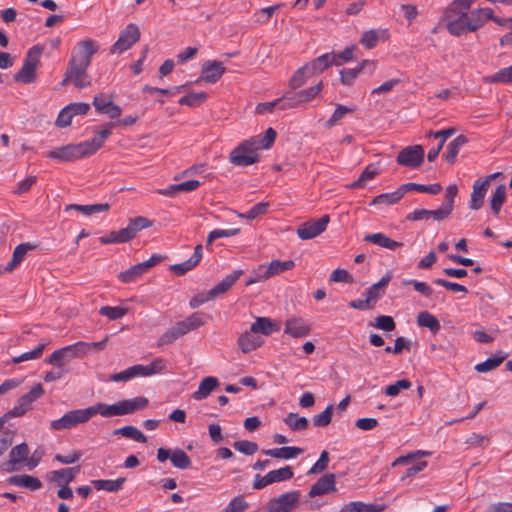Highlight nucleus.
Returning <instances> with one entry per match:
<instances>
[{
    "mask_svg": "<svg viewBox=\"0 0 512 512\" xmlns=\"http://www.w3.org/2000/svg\"><path fill=\"white\" fill-rule=\"evenodd\" d=\"M261 345L260 337L256 336L254 332L245 331L238 338V346L243 353H249L257 349Z\"/></svg>",
    "mask_w": 512,
    "mask_h": 512,
    "instance_id": "30",
    "label": "nucleus"
},
{
    "mask_svg": "<svg viewBox=\"0 0 512 512\" xmlns=\"http://www.w3.org/2000/svg\"><path fill=\"white\" fill-rule=\"evenodd\" d=\"M492 8H475L472 10H462L448 5L442 22L449 34L453 36H462L468 32H476L487 22V18L491 17Z\"/></svg>",
    "mask_w": 512,
    "mask_h": 512,
    "instance_id": "1",
    "label": "nucleus"
},
{
    "mask_svg": "<svg viewBox=\"0 0 512 512\" xmlns=\"http://www.w3.org/2000/svg\"><path fill=\"white\" fill-rule=\"evenodd\" d=\"M405 189H404V186L403 184L397 188L395 191L393 192H389V193H382L378 196H376L373 200H372V203L373 205H376V204H394V203H397L405 194Z\"/></svg>",
    "mask_w": 512,
    "mask_h": 512,
    "instance_id": "35",
    "label": "nucleus"
},
{
    "mask_svg": "<svg viewBox=\"0 0 512 512\" xmlns=\"http://www.w3.org/2000/svg\"><path fill=\"white\" fill-rule=\"evenodd\" d=\"M488 188L489 187L487 186V181L477 179L474 182L469 203V206L472 210H479L483 206Z\"/></svg>",
    "mask_w": 512,
    "mask_h": 512,
    "instance_id": "22",
    "label": "nucleus"
},
{
    "mask_svg": "<svg viewBox=\"0 0 512 512\" xmlns=\"http://www.w3.org/2000/svg\"><path fill=\"white\" fill-rule=\"evenodd\" d=\"M506 358L505 354H495L485 361L478 363L475 365V370L479 373H487L495 368H497Z\"/></svg>",
    "mask_w": 512,
    "mask_h": 512,
    "instance_id": "40",
    "label": "nucleus"
},
{
    "mask_svg": "<svg viewBox=\"0 0 512 512\" xmlns=\"http://www.w3.org/2000/svg\"><path fill=\"white\" fill-rule=\"evenodd\" d=\"M329 221L328 215L306 221L297 228V235L302 240L313 239L326 230Z\"/></svg>",
    "mask_w": 512,
    "mask_h": 512,
    "instance_id": "12",
    "label": "nucleus"
},
{
    "mask_svg": "<svg viewBox=\"0 0 512 512\" xmlns=\"http://www.w3.org/2000/svg\"><path fill=\"white\" fill-rule=\"evenodd\" d=\"M332 410H333V405L330 404L326 407V409L323 412L314 415L312 418L314 426H316V427L328 426L332 420Z\"/></svg>",
    "mask_w": 512,
    "mask_h": 512,
    "instance_id": "62",
    "label": "nucleus"
},
{
    "mask_svg": "<svg viewBox=\"0 0 512 512\" xmlns=\"http://www.w3.org/2000/svg\"><path fill=\"white\" fill-rule=\"evenodd\" d=\"M110 205L108 203H96V204H87V205H80V204H69L65 207V211L69 210H77L82 212L86 216H90L93 214L105 212L109 210Z\"/></svg>",
    "mask_w": 512,
    "mask_h": 512,
    "instance_id": "33",
    "label": "nucleus"
},
{
    "mask_svg": "<svg viewBox=\"0 0 512 512\" xmlns=\"http://www.w3.org/2000/svg\"><path fill=\"white\" fill-rule=\"evenodd\" d=\"M85 346L86 344H84L83 341H79L57 349L48 358L45 359V363L62 369L66 362L85 355Z\"/></svg>",
    "mask_w": 512,
    "mask_h": 512,
    "instance_id": "6",
    "label": "nucleus"
},
{
    "mask_svg": "<svg viewBox=\"0 0 512 512\" xmlns=\"http://www.w3.org/2000/svg\"><path fill=\"white\" fill-rule=\"evenodd\" d=\"M207 94L205 92H191L182 96L178 103L180 105H186L189 107H197L207 100Z\"/></svg>",
    "mask_w": 512,
    "mask_h": 512,
    "instance_id": "50",
    "label": "nucleus"
},
{
    "mask_svg": "<svg viewBox=\"0 0 512 512\" xmlns=\"http://www.w3.org/2000/svg\"><path fill=\"white\" fill-rule=\"evenodd\" d=\"M218 384V379L214 376H207L203 378L199 383L198 389L193 392L192 398L196 401L206 399Z\"/></svg>",
    "mask_w": 512,
    "mask_h": 512,
    "instance_id": "28",
    "label": "nucleus"
},
{
    "mask_svg": "<svg viewBox=\"0 0 512 512\" xmlns=\"http://www.w3.org/2000/svg\"><path fill=\"white\" fill-rule=\"evenodd\" d=\"M47 156L50 159L68 162V161H72L74 159L88 156V153H87L86 148L82 142V143H79L76 145L69 144V145L57 147V148L49 151Z\"/></svg>",
    "mask_w": 512,
    "mask_h": 512,
    "instance_id": "10",
    "label": "nucleus"
},
{
    "mask_svg": "<svg viewBox=\"0 0 512 512\" xmlns=\"http://www.w3.org/2000/svg\"><path fill=\"white\" fill-rule=\"evenodd\" d=\"M300 491L292 490L272 499L267 507L268 512H290L299 502Z\"/></svg>",
    "mask_w": 512,
    "mask_h": 512,
    "instance_id": "13",
    "label": "nucleus"
},
{
    "mask_svg": "<svg viewBox=\"0 0 512 512\" xmlns=\"http://www.w3.org/2000/svg\"><path fill=\"white\" fill-rule=\"evenodd\" d=\"M38 248L37 243H20L14 248L11 261L4 267L3 272H12L15 270L25 259L28 252Z\"/></svg>",
    "mask_w": 512,
    "mask_h": 512,
    "instance_id": "18",
    "label": "nucleus"
},
{
    "mask_svg": "<svg viewBox=\"0 0 512 512\" xmlns=\"http://www.w3.org/2000/svg\"><path fill=\"white\" fill-rule=\"evenodd\" d=\"M269 208L268 202H259L252 206L249 210H247L245 213L240 214V217L247 219V220H253L257 218L260 215H263L267 212Z\"/></svg>",
    "mask_w": 512,
    "mask_h": 512,
    "instance_id": "60",
    "label": "nucleus"
},
{
    "mask_svg": "<svg viewBox=\"0 0 512 512\" xmlns=\"http://www.w3.org/2000/svg\"><path fill=\"white\" fill-rule=\"evenodd\" d=\"M322 88L323 83L322 81H319L316 85L307 89H303L295 93H285L286 104L283 105V110L297 107L302 103H306L315 99L321 92Z\"/></svg>",
    "mask_w": 512,
    "mask_h": 512,
    "instance_id": "9",
    "label": "nucleus"
},
{
    "mask_svg": "<svg viewBox=\"0 0 512 512\" xmlns=\"http://www.w3.org/2000/svg\"><path fill=\"white\" fill-rule=\"evenodd\" d=\"M484 82L485 83H500V84L512 83V65L502 68L491 75L485 76Z\"/></svg>",
    "mask_w": 512,
    "mask_h": 512,
    "instance_id": "37",
    "label": "nucleus"
},
{
    "mask_svg": "<svg viewBox=\"0 0 512 512\" xmlns=\"http://www.w3.org/2000/svg\"><path fill=\"white\" fill-rule=\"evenodd\" d=\"M377 173H378V169H377V167L375 165H373V164L368 165L363 170V172L361 173L359 178L351 184V188H362V187H364L365 182L368 181V180L373 179Z\"/></svg>",
    "mask_w": 512,
    "mask_h": 512,
    "instance_id": "57",
    "label": "nucleus"
},
{
    "mask_svg": "<svg viewBox=\"0 0 512 512\" xmlns=\"http://www.w3.org/2000/svg\"><path fill=\"white\" fill-rule=\"evenodd\" d=\"M405 192H409L412 190H416L421 193H428L432 195L438 194L442 190V186L439 183L424 185V184H418V183H406L403 184Z\"/></svg>",
    "mask_w": 512,
    "mask_h": 512,
    "instance_id": "47",
    "label": "nucleus"
},
{
    "mask_svg": "<svg viewBox=\"0 0 512 512\" xmlns=\"http://www.w3.org/2000/svg\"><path fill=\"white\" fill-rule=\"evenodd\" d=\"M244 273L243 270L237 269L234 270L231 274L226 275L217 285L210 289V296H214V298L220 294L227 292L242 276Z\"/></svg>",
    "mask_w": 512,
    "mask_h": 512,
    "instance_id": "27",
    "label": "nucleus"
},
{
    "mask_svg": "<svg viewBox=\"0 0 512 512\" xmlns=\"http://www.w3.org/2000/svg\"><path fill=\"white\" fill-rule=\"evenodd\" d=\"M368 63V61H363L356 68H344L340 71V80L343 85L350 86L354 83L355 79L358 77L359 73L363 69V67Z\"/></svg>",
    "mask_w": 512,
    "mask_h": 512,
    "instance_id": "48",
    "label": "nucleus"
},
{
    "mask_svg": "<svg viewBox=\"0 0 512 512\" xmlns=\"http://www.w3.org/2000/svg\"><path fill=\"white\" fill-rule=\"evenodd\" d=\"M270 279L269 274L267 273L266 264H260L257 268H255L252 272V275L246 281V286L253 285L255 283L263 282Z\"/></svg>",
    "mask_w": 512,
    "mask_h": 512,
    "instance_id": "61",
    "label": "nucleus"
},
{
    "mask_svg": "<svg viewBox=\"0 0 512 512\" xmlns=\"http://www.w3.org/2000/svg\"><path fill=\"white\" fill-rule=\"evenodd\" d=\"M43 50V47L40 45L32 46L27 51L23 64L37 69Z\"/></svg>",
    "mask_w": 512,
    "mask_h": 512,
    "instance_id": "56",
    "label": "nucleus"
},
{
    "mask_svg": "<svg viewBox=\"0 0 512 512\" xmlns=\"http://www.w3.org/2000/svg\"><path fill=\"white\" fill-rule=\"evenodd\" d=\"M114 125V123L106 124L91 140L83 142L88 155L94 154L103 146L105 140L111 135Z\"/></svg>",
    "mask_w": 512,
    "mask_h": 512,
    "instance_id": "21",
    "label": "nucleus"
},
{
    "mask_svg": "<svg viewBox=\"0 0 512 512\" xmlns=\"http://www.w3.org/2000/svg\"><path fill=\"white\" fill-rule=\"evenodd\" d=\"M226 72V68L223 63L219 61H206L202 65L200 79L206 83H216L222 75Z\"/></svg>",
    "mask_w": 512,
    "mask_h": 512,
    "instance_id": "17",
    "label": "nucleus"
},
{
    "mask_svg": "<svg viewBox=\"0 0 512 512\" xmlns=\"http://www.w3.org/2000/svg\"><path fill=\"white\" fill-rule=\"evenodd\" d=\"M164 368V361L162 358L154 359L148 365L137 364L133 365L123 371L110 375L108 381L112 382H128L136 377L152 376Z\"/></svg>",
    "mask_w": 512,
    "mask_h": 512,
    "instance_id": "5",
    "label": "nucleus"
},
{
    "mask_svg": "<svg viewBox=\"0 0 512 512\" xmlns=\"http://www.w3.org/2000/svg\"><path fill=\"white\" fill-rule=\"evenodd\" d=\"M308 68L304 66L298 68L291 79L289 80V86L291 89H298L303 86L307 80L312 76V74L308 73Z\"/></svg>",
    "mask_w": 512,
    "mask_h": 512,
    "instance_id": "49",
    "label": "nucleus"
},
{
    "mask_svg": "<svg viewBox=\"0 0 512 512\" xmlns=\"http://www.w3.org/2000/svg\"><path fill=\"white\" fill-rule=\"evenodd\" d=\"M267 475L270 479V484H273L291 479L294 475V472L292 468L287 465L279 469L272 470L268 472Z\"/></svg>",
    "mask_w": 512,
    "mask_h": 512,
    "instance_id": "51",
    "label": "nucleus"
},
{
    "mask_svg": "<svg viewBox=\"0 0 512 512\" xmlns=\"http://www.w3.org/2000/svg\"><path fill=\"white\" fill-rule=\"evenodd\" d=\"M353 108L337 104L332 116L326 121V127L331 128L347 113L353 112Z\"/></svg>",
    "mask_w": 512,
    "mask_h": 512,
    "instance_id": "63",
    "label": "nucleus"
},
{
    "mask_svg": "<svg viewBox=\"0 0 512 512\" xmlns=\"http://www.w3.org/2000/svg\"><path fill=\"white\" fill-rule=\"evenodd\" d=\"M144 273H146V270H144L141 263H138L136 265H133L129 269L121 272L118 278L123 283H132L139 277H141Z\"/></svg>",
    "mask_w": 512,
    "mask_h": 512,
    "instance_id": "45",
    "label": "nucleus"
},
{
    "mask_svg": "<svg viewBox=\"0 0 512 512\" xmlns=\"http://www.w3.org/2000/svg\"><path fill=\"white\" fill-rule=\"evenodd\" d=\"M276 131L269 127L263 135L252 138L251 141L257 146L258 149H269L276 139Z\"/></svg>",
    "mask_w": 512,
    "mask_h": 512,
    "instance_id": "44",
    "label": "nucleus"
},
{
    "mask_svg": "<svg viewBox=\"0 0 512 512\" xmlns=\"http://www.w3.org/2000/svg\"><path fill=\"white\" fill-rule=\"evenodd\" d=\"M99 314L107 317L109 320H118L127 314V308L120 306H103L99 309Z\"/></svg>",
    "mask_w": 512,
    "mask_h": 512,
    "instance_id": "55",
    "label": "nucleus"
},
{
    "mask_svg": "<svg viewBox=\"0 0 512 512\" xmlns=\"http://www.w3.org/2000/svg\"><path fill=\"white\" fill-rule=\"evenodd\" d=\"M424 150L420 145H413L403 148L397 155V163L405 167L415 168L422 164Z\"/></svg>",
    "mask_w": 512,
    "mask_h": 512,
    "instance_id": "14",
    "label": "nucleus"
},
{
    "mask_svg": "<svg viewBox=\"0 0 512 512\" xmlns=\"http://www.w3.org/2000/svg\"><path fill=\"white\" fill-rule=\"evenodd\" d=\"M45 347H46L45 343H40L33 350L24 352L19 356L13 357L12 363L19 364L21 362L39 359L42 356Z\"/></svg>",
    "mask_w": 512,
    "mask_h": 512,
    "instance_id": "52",
    "label": "nucleus"
},
{
    "mask_svg": "<svg viewBox=\"0 0 512 512\" xmlns=\"http://www.w3.org/2000/svg\"><path fill=\"white\" fill-rule=\"evenodd\" d=\"M140 31L137 25L130 23L120 33L118 40L111 46L112 54H121L128 50L134 43L139 40Z\"/></svg>",
    "mask_w": 512,
    "mask_h": 512,
    "instance_id": "11",
    "label": "nucleus"
},
{
    "mask_svg": "<svg viewBox=\"0 0 512 512\" xmlns=\"http://www.w3.org/2000/svg\"><path fill=\"white\" fill-rule=\"evenodd\" d=\"M311 329V324L301 316H291L284 323V334L292 338H304L310 334Z\"/></svg>",
    "mask_w": 512,
    "mask_h": 512,
    "instance_id": "15",
    "label": "nucleus"
},
{
    "mask_svg": "<svg viewBox=\"0 0 512 512\" xmlns=\"http://www.w3.org/2000/svg\"><path fill=\"white\" fill-rule=\"evenodd\" d=\"M233 448L244 455L250 456L255 454L259 447L256 442L249 440H239L233 443Z\"/></svg>",
    "mask_w": 512,
    "mask_h": 512,
    "instance_id": "59",
    "label": "nucleus"
},
{
    "mask_svg": "<svg viewBox=\"0 0 512 512\" xmlns=\"http://www.w3.org/2000/svg\"><path fill=\"white\" fill-rule=\"evenodd\" d=\"M80 467L62 468L51 472V481L55 482L58 486L69 485L74 481L76 475L79 473Z\"/></svg>",
    "mask_w": 512,
    "mask_h": 512,
    "instance_id": "29",
    "label": "nucleus"
},
{
    "mask_svg": "<svg viewBox=\"0 0 512 512\" xmlns=\"http://www.w3.org/2000/svg\"><path fill=\"white\" fill-rule=\"evenodd\" d=\"M249 503L243 495L232 498L221 512H244L249 508Z\"/></svg>",
    "mask_w": 512,
    "mask_h": 512,
    "instance_id": "54",
    "label": "nucleus"
},
{
    "mask_svg": "<svg viewBox=\"0 0 512 512\" xmlns=\"http://www.w3.org/2000/svg\"><path fill=\"white\" fill-rule=\"evenodd\" d=\"M506 186L500 184L496 187L490 198V207L494 215H498L506 199Z\"/></svg>",
    "mask_w": 512,
    "mask_h": 512,
    "instance_id": "39",
    "label": "nucleus"
},
{
    "mask_svg": "<svg viewBox=\"0 0 512 512\" xmlns=\"http://www.w3.org/2000/svg\"><path fill=\"white\" fill-rule=\"evenodd\" d=\"M304 452L303 448L296 446H283L279 448L265 449L262 453L277 459H293Z\"/></svg>",
    "mask_w": 512,
    "mask_h": 512,
    "instance_id": "24",
    "label": "nucleus"
},
{
    "mask_svg": "<svg viewBox=\"0 0 512 512\" xmlns=\"http://www.w3.org/2000/svg\"><path fill=\"white\" fill-rule=\"evenodd\" d=\"M149 401L146 397L138 396L131 399L118 401L114 404L98 402L90 407L92 417L100 414L102 417L110 418L132 414L147 407Z\"/></svg>",
    "mask_w": 512,
    "mask_h": 512,
    "instance_id": "3",
    "label": "nucleus"
},
{
    "mask_svg": "<svg viewBox=\"0 0 512 512\" xmlns=\"http://www.w3.org/2000/svg\"><path fill=\"white\" fill-rule=\"evenodd\" d=\"M126 479L124 477H119L117 479H97L92 480L91 484L98 491H107V492H118L123 488Z\"/></svg>",
    "mask_w": 512,
    "mask_h": 512,
    "instance_id": "31",
    "label": "nucleus"
},
{
    "mask_svg": "<svg viewBox=\"0 0 512 512\" xmlns=\"http://www.w3.org/2000/svg\"><path fill=\"white\" fill-rule=\"evenodd\" d=\"M207 318L208 316L203 312L192 313L184 320L178 321L175 325L163 333L158 340V345L162 346L172 344L181 336H184L190 331L203 326L206 323Z\"/></svg>",
    "mask_w": 512,
    "mask_h": 512,
    "instance_id": "4",
    "label": "nucleus"
},
{
    "mask_svg": "<svg viewBox=\"0 0 512 512\" xmlns=\"http://www.w3.org/2000/svg\"><path fill=\"white\" fill-rule=\"evenodd\" d=\"M284 422L292 431H302L308 427V419L304 416H298L297 413H289L284 418Z\"/></svg>",
    "mask_w": 512,
    "mask_h": 512,
    "instance_id": "43",
    "label": "nucleus"
},
{
    "mask_svg": "<svg viewBox=\"0 0 512 512\" xmlns=\"http://www.w3.org/2000/svg\"><path fill=\"white\" fill-rule=\"evenodd\" d=\"M115 435H122L126 438L133 439L139 443H145L147 441V437L136 427L133 426H124L114 431Z\"/></svg>",
    "mask_w": 512,
    "mask_h": 512,
    "instance_id": "46",
    "label": "nucleus"
},
{
    "mask_svg": "<svg viewBox=\"0 0 512 512\" xmlns=\"http://www.w3.org/2000/svg\"><path fill=\"white\" fill-rule=\"evenodd\" d=\"M202 257H203V246L201 244H198L194 248V252L189 259H187L186 261H184L182 263L172 265L171 270L176 275H179V276L184 275L187 272L191 271L193 268H195L201 261Z\"/></svg>",
    "mask_w": 512,
    "mask_h": 512,
    "instance_id": "20",
    "label": "nucleus"
},
{
    "mask_svg": "<svg viewBox=\"0 0 512 512\" xmlns=\"http://www.w3.org/2000/svg\"><path fill=\"white\" fill-rule=\"evenodd\" d=\"M29 455V447L23 442L14 446L9 453V461L7 463V471H14L16 465L24 462Z\"/></svg>",
    "mask_w": 512,
    "mask_h": 512,
    "instance_id": "25",
    "label": "nucleus"
},
{
    "mask_svg": "<svg viewBox=\"0 0 512 512\" xmlns=\"http://www.w3.org/2000/svg\"><path fill=\"white\" fill-rule=\"evenodd\" d=\"M336 491V480L333 473L321 476L312 486L308 493L310 498L322 496Z\"/></svg>",
    "mask_w": 512,
    "mask_h": 512,
    "instance_id": "16",
    "label": "nucleus"
},
{
    "mask_svg": "<svg viewBox=\"0 0 512 512\" xmlns=\"http://www.w3.org/2000/svg\"><path fill=\"white\" fill-rule=\"evenodd\" d=\"M333 64L339 66L342 64V62L336 61V55L332 53H325L315 58L311 62L305 64V67L308 68V73L312 74V76H315Z\"/></svg>",
    "mask_w": 512,
    "mask_h": 512,
    "instance_id": "19",
    "label": "nucleus"
},
{
    "mask_svg": "<svg viewBox=\"0 0 512 512\" xmlns=\"http://www.w3.org/2000/svg\"><path fill=\"white\" fill-rule=\"evenodd\" d=\"M286 104L285 94L270 102H262L257 104L255 111L258 114H264V113H270L273 111V109L278 106L280 109L283 110V105Z\"/></svg>",
    "mask_w": 512,
    "mask_h": 512,
    "instance_id": "58",
    "label": "nucleus"
},
{
    "mask_svg": "<svg viewBox=\"0 0 512 512\" xmlns=\"http://www.w3.org/2000/svg\"><path fill=\"white\" fill-rule=\"evenodd\" d=\"M36 79V69L23 64L21 69L15 74L14 80L23 84L33 83Z\"/></svg>",
    "mask_w": 512,
    "mask_h": 512,
    "instance_id": "53",
    "label": "nucleus"
},
{
    "mask_svg": "<svg viewBox=\"0 0 512 512\" xmlns=\"http://www.w3.org/2000/svg\"><path fill=\"white\" fill-rule=\"evenodd\" d=\"M8 483L16 487L29 489L30 491H36L42 487V482L38 478L28 474L10 476Z\"/></svg>",
    "mask_w": 512,
    "mask_h": 512,
    "instance_id": "23",
    "label": "nucleus"
},
{
    "mask_svg": "<svg viewBox=\"0 0 512 512\" xmlns=\"http://www.w3.org/2000/svg\"><path fill=\"white\" fill-rule=\"evenodd\" d=\"M98 49L99 46L96 41L86 39L79 42L72 50L66 71L72 78V83L76 88H86L91 84V77L87 74V70L93 55Z\"/></svg>",
    "mask_w": 512,
    "mask_h": 512,
    "instance_id": "2",
    "label": "nucleus"
},
{
    "mask_svg": "<svg viewBox=\"0 0 512 512\" xmlns=\"http://www.w3.org/2000/svg\"><path fill=\"white\" fill-rule=\"evenodd\" d=\"M170 461L175 468L182 470L189 468L191 465L190 457L184 450L180 448H175L172 450Z\"/></svg>",
    "mask_w": 512,
    "mask_h": 512,
    "instance_id": "42",
    "label": "nucleus"
},
{
    "mask_svg": "<svg viewBox=\"0 0 512 512\" xmlns=\"http://www.w3.org/2000/svg\"><path fill=\"white\" fill-rule=\"evenodd\" d=\"M467 141L464 135H459L447 145L444 157L448 163L454 164L460 148L463 147Z\"/></svg>",
    "mask_w": 512,
    "mask_h": 512,
    "instance_id": "34",
    "label": "nucleus"
},
{
    "mask_svg": "<svg viewBox=\"0 0 512 512\" xmlns=\"http://www.w3.org/2000/svg\"><path fill=\"white\" fill-rule=\"evenodd\" d=\"M258 150L251 139L246 140L231 151L229 156L230 162L242 167L252 165L259 160Z\"/></svg>",
    "mask_w": 512,
    "mask_h": 512,
    "instance_id": "8",
    "label": "nucleus"
},
{
    "mask_svg": "<svg viewBox=\"0 0 512 512\" xmlns=\"http://www.w3.org/2000/svg\"><path fill=\"white\" fill-rule=\"evenodd\" d=\"M250 329L255 334H262L265 336L271 335L273 332L278 331L279 326L266 317H257L255 322L250 326Z\"/></svg>",
    "mask_w": 512,
    "mask_h": 512,
    "instance_id": "32",
    "label": "nucleus"
},
{
    "mask_svg": "<svg viewBox=\"0 0 512 512\" xmlns=\"http://www.w3.org/2000/svg\"><path fill=\"white\" fill-rule=\"evenodd\" d=\"M92 418L90 407L68 411L61 418L51 421L50 428L55 431L67 430Z\"/></svg>",
    "mask_w": 512,
    "mask_h": 512,
    "instance_id": "7",
    "label": "nucleus"
},
{
    "mask_svg": "<svg viewBox=\"0 0 512 512\" xmlns=\"http://www.w3.org/2000/svg\"><path fill=\"white\" fill-rule=\"evenodd\" d=\"M364 241L373 243L379 247L394 251L397 248L403 246L402 242L395 241L391 238H389L384 233L378 232L373 234H366L364 236Z\"/></svg>",
    "mask_w": 512,
    "mask_h": 512,
    "instance_id": "26",
    "label": "nucleus"
},
{
    "mask_svg": "<svg viewBox=\"0 0 512 512\" xmlns=\"http://www.w3.org/2000/svg\"><path fill=\"white\" fill-rule=\"evenodd\" d=\"M412 383L407 379H400L393 384L385 387V394L391 397L397 396L401 390H406L411 387Z\"/></svg>",
    "mask_w": 512,
    "mask_h": 512,
    "instance_id": "64",
    "label": "nucleus"
},
{
    "mask_svg": "<svg viewBox=\"0 0 512 512\" xmlns=\"http://www.w3.org/2000/svg\"><path fill=\"white\" fill-rule=\"evenodd\" d=\"M44 394V389L42 384L38 383L34 385L29 392L22 395L18 402L26 409L29 410L31 407V404L36 401L38 398H40Z\"/></svg>",
    "mask_w": 512,
    "mask_h": 512,
    "instance_id": "38",
    "label": "nucleus"
},
{
    "mask_svg": "<svg viewBox=\"0 0 512 512\" xmlns=\"http://www.w3.org/2000/svg\"><path fill=\"white\" fill-rule=\"evenodd\" d=\"M267 267V273L269 274V277L272 278L276 275H279L280 273L284 271L291 270L295 267V262L293 260H286V261H280V260H273L271 261Z\"/></svg>",
    "mask_w": 512,
    "mask_h": 512,
    "instance_id": "41",
    "label": "nucleus"
},
{
    "mask_svg": "<svg viewBox=\"0 0 512 512\" xmlns=\"http://www.w3.org/2000/svg\"><path fill=\"white\" fill-rule=\"evenodd\" d=\"M417 324L420 327L428 328L431 332L436 333L440 330L441 325L437 317L428 311H421L417 316Z\"/></svg>",
    "mask_w": 512,
    "mask_h": 512,
    "instance_id": "36",
    "label": "nucleus"
}]
</instances>
